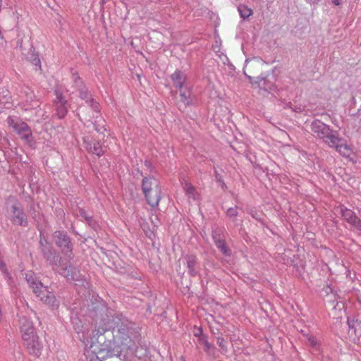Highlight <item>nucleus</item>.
<instances>
[{
  "label": "nucleus",
  "mask_w": 361,
  "mask_h": 361,
  "mask_svg": "<svg viewBox=\"0 0 361 361\" xmlns=\"http://www.w3.org/2000/svg\"><path fill=\"white\" fill-rule=\"evenodd\" d=\"M142 190L147 204L154 208L158 207L161 199L159 181L154 176H145L142 182Z\"/></svg>",
  "instance_id": "f03ea898"
},
{
  "label": "nucleus",
  "mask_w": 361,
  "mask_h": 361,
  "mask_svg": "<svg viewBox=\"0 0 361 361\" xmlns=\"http://www.w3.org/2000/svg\"><path fill=\"white\" fill-rule=\"evenodd\" d=\"M149 165H150V164H149V162L145 161V166H147V167H149Z\"/></svg>",
  "instance_id": "473e14b6"
},
{
  "label": "nucleus",
  "mask_w": 361,
  "mask_h": 361,
  "mask_svg": "<svg viewBox=\"0 0 361 361\" xmlns=\"http://www.w3.org/2000/svg\"><path fill=\"white\" fill-rule=\"evenodd\" d=\"M215 244H216V246L222 252H224V254H227V249H226V245H225V243L224 240H216L215 242Z\"/></svg>",
  "instance_id": "a878e982"
},
{
  "label": "nucleus",
  "mask_w": 361,
  "mask_h": 361,
  "mask_svg": "<svg viewBox=\"0 0 361 361\" xmlns=\"http://www.w3.org/2000/svg\"><path fill=\"white\" fill-rule=\"evenodd\" d=\"M35 105L38 106V102H37V101H35Z\"/></svg>",
  "instance_id": "f704fd0d"
},
{
  "label": "nucleus",
  "mask_w": 361,
  "mask_h": 361,
  "mask_svg": "<svg viewBox=\"0 0 361 361\" xmlns=\"http://www.w3.org/2000/svg\"><path fill=\"white\" fill-rule=\"evenodd\" d=\"M185 259L187 264V266L189 269V274L191 276H195L197 274V271L195 269V266L197 264L196 257L194 255H186L185 257Z\"/></svg>",
  "instance_id": "dca6fc26"
},
{
  "label": "nucleus",
  "mask_w": 361,
  "mask_h": 361,
  "mask_svg": "<svg viewBox=\"0 0 361 361\" xmlns=\"http://www.w3.org/2000/svg\"><path fill=\"white\" fill-rule=\"evenodd\" d=\"M171 78L175 87L179 89H181L183 87V85L185 82V76L180 71L176 70L171 75Z\"/></svg>",
  "instance_id": "ddd939ff"
},
{
  "label": "nucleus",
  "mask_w": 361,
  "mask_h": 361,
  "mask_svg": "<svg viewBox=\"0 0 361 361\" xmlns=\"http://www.w3.org/2000/svg\"><path fill=\"white\" fill-rule=\"evenodd\" d=\"M26 280L29 287L42 302L53 308L59 306L54 293L49 291L47 286H44L35 274H27Z\"/></svg>",
  "instance_id": "7ed1b4c3"
},
{
  "label": "nucleus",
  "mask_w": 361,
  "mask_h": 361,
  "mask_svg": "<svg viewBox=\"0 0 361 361\" xmlns=\"http://www.w3.org/2000/svg\"><path fill=\"white\" fill-rule=\"evenodd\" d=\"M341 155L345 157H350L353 153L351 147L346 143L341 142L336 149Z\"/></svg>",
  "instance_id": "6ab92c4d"
},
{
  "label": "nucleus",
  "mask_w": 361,
  "mask_h": 361,
  "mask_svg": "<svg viewBox=\"0 0 361 361\" xmlns=\"http://www.w3.org/2000/svg\"><path fill=\"white\" fill-rule=\"evenodd\" d=\"M238 11L243 18H246L252 15V10L245 5L238 7Z\"/></svg>",
  "instance_id": "412c9836"
},
{
  "label": "nucleus",
  "mask_w": 361,
  "mask_h": 361,
  "mask_svg": "<svg viewBox=\"0 0 361 361\" xmlns=\"http://www.w3.org/2000/svg\"><path fill=\"white\" fill-rule=\"evenodd\" d=\"M180 97H181L182 101L184 103H187V104L188 103V98L184 93H180Z\"/></svg>",
  "instance_id": "c756f323"
},
{
  "label": "nucleus",
  "mask_w": 361,
  "mask_h": 361,
  "mask_svg": "<svg viewBox=\"0 0 361 361\" xmlns=\"http://www.w3.org/2000/svg\"><path fill=\"white\" fill-rule=\"evenodd\" d=\"M87 105L92 109V115H90V112L87 111L82 107L79 109L78 113L80 120L83 121L85 123L91 121V118L95 117L94 113H95L97 115H99L100 112V105L93 98H90V100H87Z\"/></svg>",
  "instance_id": "6e6552de"
},
{
  "label": "nucleus",
  "mask_w": 361,
  "mask_h": 361,
  "mask_svg": "<svg viewBox=\"0 0 361 361\" xmlns=\"http://www.w3.org/2000/svg\"><path fill=\"white\" fill-rule=\"evenodd\" d=\"M2 7V0H0V11H1Z\"/></svg>",
  "instance_id": "72a5a7b5"
},
{
  "label": "nucleus",
  "mask_w": 361,
  "mask_h": 361,
  "mask_svg": "<svg viewBox=\"0 0 361 361\" xmlns=\"http://www.w3.org/2000/svg\"><path fill=\"white\" fill-rule=\"evenodd\" d=\"M54 238H56V243L59 247H66L69 248V238L66 235L60 231L55 232Z\"/></svg>",
  "instance_id": "f3484780"
},
{
  "label": "nucleus",
  "mask_w": 361,
  "mask_h": 361,
  "mask_svg": "<svg viewBox=\"0 0 361 361\" xmlns=\"http://www.w3.org/2000/svg\"><path fill=\"white\" fill-rule=\"evenodd\" d=\"M0 269L2 271H6V269H5V264L3 263V262H1L0 260Z\"/></svg>",
  "instance_id": "7c9ffc66"
},
{
  "label": "nucleus",
  "mask_w": 361,
  "mask_h": 361,
  "mask_svg": "<svg viewBox=\"0 0 361 361\" xmlns=\"http://www.w3.org/2000/svg\"><path fill=\"white\" fill-rule=\"evenodd\" d=\"M216 343L221 349V352L226 353L228 352L227 341L222 336L216 337Z\"/></svg>",
  "instance_id": "4be33fe9"
},
{
  "label": "nucleus",
  "mask_w": 361,
  "mask_h": 361,
  "mask_svg": "<svg viewBox=\"0 0 361 361\" xmlns=\"http://www.w3.org/2000/svg\"><path fill=\"white\" fill-rule=\"evenodd\" d=\"M340 0H332V2L333 4H334L335 5H339L340 2H339Z\"/></svg>",
  "instance_id": "2f4dec72"
},
{
  "label": "nucleus",
  "mask_w": 361,
  "mask_h": 361,
  "mask_svg": "<svg viewBox=\"0 0 361 361\" xmlns=\"http://www.w3.org/2000/svg\"><path fill=\"white\" fill-rule=\"evenodd\" d=\"M183 189L188 198L195 200L198 198L199 195L195 187L190 183H185Z\"/></svg>",
  "instance_id": "a211bd4d"
},
{
  "label": "nucleus",
  "mask_w": 361,
  "mask_h": 361,
  "mask_svg": "<svg viewBox=\"0 0 361 361\" xmlns=\"http://www.w3.org/2000/svg\"><path fill=\"white\" fill-rule=\"evenodd\" d=\"M29 60L31 61L32 64L35 67V68H41V61L36 53H32Z\"/></svg>",
  "instance_id": "5701e85b"
},
{
  "label": "nucleus",
  "mask_w": 361,
  "mask_h": 361,
  "mask_svg": "<svg viewBox=\"0 0 361 361\" xmlns=\"http://www.w3.org/2000/svg\"><path fill=\"white\" fill-rule=\"evenodd\" d=\"M8 215L13 224L17 225L23 224V212L21 203L14 199H9L8 201Z\"/></svg>",
  "instance_id": "20e7f679"
},
{
  "label": "nucleus",
  "mask_w": 361,
  "mask_h": 361,
  "mask_svg": "<svg viewBox=\"0 0 361 361\" xmlns=\"http://www.w3.org/2000/svg\"><path fill=\"white\" fill-rule=\"evenodd\" d=\"M95 121L94 123V130L100 135L104 136V133L106 130V121L99 115L95 116Z\"/></svg>",
  "instance_id": "2eb2a0df"
},
{
  "label": "nucleus",
  "mask_w": 361,
  "mask_h": 361,
  "mask_svg": "<svg viewBox=\"0 0 361 361\" xmlns=\"http://www.w3.org/2000/svg\"><path fill=\"white\" fill-rule=\"evenodd\" d=\"M264 63L262 60L258 58L248 59L245 62L243 71L245 75L249 78H253L262 72Z\"/></svg>",
  "instance_id": "39448f33"
},
{
  "label": "nucleus",
  "mask_w": 361,
  "mask_h": 361,
  "mask_svg": "<svg viewBox=\"0 0 361 361\" xmlns=\"http://www.w3.org/2000/svg\"><path fill=\"white\" fill-rule=\"evenodd\" d=\"M336 209V212L340 213L343 219L347 221L349 224L356 227L357 229L361 231V221L355 215L354 212L345 207L344 206H339Z\"/></svg>",
  "instance_id": "1a4fd4ad"
},
{
  "label": "nucleus",
  "mask_w": 361,
  "mask_h": 361,
  "mask_svg": "<svg viewBox=\"0 0 361 361\" xmlns=\"http://www.w3.org/2000/svg\"><path fill=\"white\" fill-rule=\"evenodd\" d=\"M324 142L329 145L331 147H334L336 149L337 147L340 145L341 143V139L338 137V135L333 134L331 130H329V133L324 138Z\"/></svg>",
  "instance_id": "4468645a"
},
{
  "label": "nucleus",
  "mask_w": 361,
  "mask_h": 361,
  "mask_svg": "<svg viewBox=\"0 0 361 361\" xmlns=\"http://www.w3.org/2000/svg\"><path fill=\"white\" fill-rule=\"evenodd\" d=\"M312 131L322 138H324L329 133L330 128L328 126L320 121H314L312 124Z\"/></svg>",
  "instance_id": "9b49d317"
},
{
  "label": "nucleus",
  "mask_w": 361,
  "mask_h": 361,
  "mask_svg": "<svg viewBox=\"0 0 361 361\" xmlns=\"http://www.w3.org/2000/svg\"><path fill=\"white\" fill-rule=\"evenodd\" d=\"M199 342L204 346L205 351L209 353L210 348H212V345L208 342L206 336H200L199 338Z\"/></svg>",
  "instance_id": "b1692460"
},
{
  "label": "nucleus",
  "mask_w": 361,
  "mask_h": 361,
  "mask_svg": "<svg viewBox=\"0 0 361 361\" xmlns=\"http://www.w3.org/2000/svg\"><path fill=\"white\" fill-rule=\"evenodd\" d=\"M8 123L10 126H11L15 131H16L18 133H21V128L17 126L16 123L14 119L11 117L8 118Z\"/></svg>",
  "instance_id": "393cba45"
},
{
  "label": "nucleus",
  "mask_w": 361,
  "mask_h": 361,
  "mask_svg": "<svg viewBox=\"0 0 361 361\" xmlns=\"http://www.w3.org/2000/svg\"><path fill=\"white\" fill-rule=\"evenodd\" d=\"M24 142H26L29 146L33 147L35 146V142L33 140L32 134L30 133V130L27 128V126L24 124Z\"/></svg>",
  "instance_id": "aec40b11"
},
{
  "label": "nucleus",
  "mask_w": 361,
  "mask_h": 361,
  "mask_svg": "<svg viewBox=\"0 0 361 361\" xmlns=\"http://www.w3.org/2000/svg\"><path fill=\"white\" fill-rule=\"evenodd\" d=\"M29 331L27 334V338H24V345H26L27 349L30 354L38 355L40 353L41 345L39 342V338L37 334L34 332L32 327L27 329Z\"/></svg>",
  "instance_id": "0eeeda50"
},
{
  "label": "nucleus",
  "mask_w": 361,
  "mask_h": 361,
  "mask_svg": "<svg viewBox=\"0 0 361 361\" xmlns=\"http://www.w3.org/2000/svg\"><path fill=\"white\" fill-rule=\"evenodd\" d=\"M85 148L88 152L101 157L104 154L102 146L99 142L95 140H88L87 137L84 138Z\"/></svg>",
  "instance_id": "9d476101"
},
{
  "label": "nucleus",
  "mask_w": 361,
  "mask_h": 361,
  "mask_svg": "<svg viewBox=\"0 0 361 361\" xmlns=\"http://www.w3.org/2000/svg\"><path fill=\"white\" fill-rule=\"evenodd\" d=\"M202 329H200V328H197V329H195V331H194V335H195V336H198L199 338H200V336H204V335H202Z\"/></svg>",
  "instance_id": "c85d7f7f"
},
{
  "label": "nucleus",
  "mask_w": 361,
  "mask_h": 361,
  "mask_svg": "<svg viewBox=\"0 0 361 361\" xmlns=\"http://www.w3.org/2000/svg\"><path fill=\"white\" fill-rule=\"evenodd\" d=\"M55 98L53 100V107L56 111V116L59 118H63L66 116L68 112V102L63 94L59 91L54 92Z\"/></svg>",
  "instance_id": "423d86ee"
},
{
  "label": "nucleus",
  "mask_w": 361,
  "mask_h": 361,
  "mask_svg": "<svg viewBox=\"0 0 361 361\" xmlns=\"http://www.w3.org/2000/svg\"><path fill=\"white\" fill-rule=\"evenodd\" d=\"M132 340L125 328L114 319H106L101 321L93 331L90 345L86 351L87 357L103 360L114 356H120L132 346Z\"/></svg>",
  "instance_id": "f257e3e1"
},
{
  "label": "nucleus",
  "mask_w": 361,
  "mask_h": 361,
  "mask_svg": "<svg viewBox=\"0 0 361 361\" xmlns=\"http://www.w3.org/2000/svg\"><path fill=\"white\" fill-rule=\"evenodd\" d=\"M73 78L75 85L79 88L80 98L85 100V103L87 104V100H90V98H92V95L87 92L85 87L81 88L82 82L78 74H73Z\"/></svg>",
  "instance_id": "f8f14e48"
},
{
  "label": "nucleus",
  "mask_w": 361,
  "mask_h": 361,
  "mask_svg": "<svg viewBox=\"0 0 361 361\" xmlns=\"http://www.w3.org/2000/svg\"><path fill=\"white\" fill-rule=\"evenodd\" d=\"M226 215L231 219H234L238 215L237 209L236 208H229L227 210Z\"/></svg>",
  "instance_id": "bb28decb"
},
{
  "label": "nucleus",
  "mask_w": 361,
  "mask_h": 361,
  "mask_svg": "<svg viewBox=\"0 0 361 361\" xmlns=\"http://www.w3.org/2000/svg\"><path fill=\"white\" fill-rule=\"evenodd\" d=\"M308 341L310 343V344L313 346H316L318 344L317 339L313 336H309Z\"/></svg>",
  "instance_id": "cd10ccee"
}]
</instances>
